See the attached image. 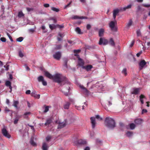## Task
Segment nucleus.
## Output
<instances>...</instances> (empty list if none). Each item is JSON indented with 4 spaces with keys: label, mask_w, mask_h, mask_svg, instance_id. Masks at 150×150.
<instances>
[{
    "label": "nucleus",
    "mask_w": 150,
    "mask_h": 150,
    "mask_svg": "<svg viewBox=\"0 0 150 150\" xmlns=\"http://www.w3.org/2000/svg\"><path fill=\"white\" fill-rule=\"evenodd\" d=\"M106 126L110 129H113L115 127V122L112 118L107 117L105 120Z\"/></svg>",
    "instance_id": "f257e3e1"
},
{
    "label": "nucleus",
    "mask_w": 150,
    "mask_h": 150,
    "mask_svg": "<svg viewBox=\"0 0 150 150\" xmlns=\"http://www.w3.org/2000/svg\"><path fill=\"white\" fill-rule=\"evenodd\" d=\"M54 81L58 83H60L61 82V75L59 74H56L55 75L53 76V78Z\"/></svg>",
    "instance_id": "f03ea898"
},
{
    "label": "nucleus",
    "mask_w": 150,
    "mask_h": 150,
    "mask_svg": "<svg viewBox=\"0 0 150 150\" xmlns=\"http://www.w3.org/2000/svg\"><path fill=\"white\" fill-rule=\"evenodd\" d=\"M84 144V141L82 139L77 140L73 142V145L77 146H81Z\"/></svg>",
    "instance_id": "7ed1b4c3"
},
{
    "label": "nucleus",
    "mask_w": 150,
    "mask_h": 150,
    "mask_svg": "<svg viewBox=\"0 0 150 150\" xmlns=\"http://www.w3.org/2000/svg\"><path fill=\"white\" fill-rule=\"evenodd\" d=\"M108 41L107 40L103 39L102 38H100L99 42V44L100 45H102L103 44V45H105L108 44Z\"/></svg>",
    "instance_id": "20e7f679"
},
{
    "label": "nucleus",
    "mask_w": 150,
    "mask_h": 150,
    "mask_svg": "<svg viewBox=\"0 0 150 150\" xmlns=\"http://www.w3.org/2000/svg\"><path fill=\"white\" fill-rule=\"evenodd\" d=\"M53 57L55 59L59 60L61 57V52H57L55 53L53 55Z\"/></svg>",
    "instance_id": "39448f33"
},
{
    "label": "nucleus",
    "mask_w": 150,
    "mask_h": 150,
    "mask_svg": "<svg viewBox=\"0 0 150 150\" xmlns=\"http://www.w3.org/2000/svg\"><path fill=\"white\" fill-rule=\"evenodd\" d=\"M2 132L3 135L6 137L8 138H10L11 135L8 133V131L5 128H3L2 129Z\"/></svg>",
    "instance_id": "423d86ee"
},
{
    "label": "nucleus",
    "mask_w": 150,
    "mask_h": 150,
    "mask_svg": "<svg viewBox=\"0 0 150 150\" xmlns=\"http://www.w3.org/2000/svg\"><path fill=\"white\" fill-rule=\"evenodd\" d=\"M38 80L39 82H42L43 85L44 86L47 85V82L44 80V78L42 76H40L38 78Z\"/></svg>",
    "instance_id": "0eeeda50"
},
{
    "label": "nucleus",
    "mask_w": 150,
    "mask_h": 150,
    "mask_svg": "<svg viewBox=\"0 0 150 150\" xmlns=\"http://www.w3.org/2000/svg\"><path fill=\"white\" fill-rule=\"evenodd\" d=\"M146 64V63L144 60H142L139 63L140 70L142 69Z\"/></svg>",
    "instance_id": "6e6552de"
},
{
    "label": "nucleus",
    "mask_w": 150,
    "mask_h": 150,
    "mask_svg": "<svg viewBox=\"0 0 150 150\" xmlns=\"http://www.w3.org/2000/svg\"><path fill=\"white\" fill-rule=\"evenodd\" d=\"M91 122L92 125V127L93 128H94L96 124V122L95 120V118L94 117H91Z\"/></svg>",
    "instance_id": "1a4fd4ad"
},
{
    "label": "nucleus",
    "mask_w": 150,
    "mask_h": 150,
    "mask_svg": "<svg viewBox=\"0 0 150 150\" xmlns=\"http://www.w3.org/2000/svg\"><path fill=\"white\" fill-rule=\"evenodd\" d=\"M78 65L79 66L81 67H82L83 69L84 68V62L80 58H79L78 59Z\"/></svg>",
    "instance_id": "9d476101"
},
{
    "label": "nucleus",
    "mask_w": 150,
    "mask_h": 150,
    "mask_svg": "<svg viewBox=\"0 0 150 150\" xmlns=\"http://www.w3.org/2000/svg\"><path fill=\"white\" fill-rule=\"evenodd\" d=\"M106 103L107 104L108 106L111 105L112 104V98L110 97L107 99Z\"/></svg>",
    "instance_id": "9b49d317"
},
{
    "label": "nucleus",
    "mask_w": 150,
    "mask_h": 150,
    "mask_svg": "<svg viewBox=\"0 0 150 150\" xmlns=\"http://www.w3.org/2000/svg\"><path fill=\"white\" fill-rule=\"evenodd\" d=\"M120 10L118 9H116L113 11V17L114 19H115L117 14L119 13Z\"/></svg>",
    "instance_id": "f8f14e48"
},
{
    "label": "nucleus",
    "mask_w": 150,
    "mask_h": 150,
    "mask_svg": "<svg viewBox=\"0 0 150 150\" xmlns=\"http://www.w3.org/2000/svg\"><path fill=\"white\" fill-rule=\"evenodd\" d=\"M70 105V103L67 102L64 105L63 108L65 109H69Z\"/></svg>",
    "instance_id": "ddd939ff"
},
{
    "label": "nucleus",
    "mask_w": 150,
    "mask_h": 150,
    "mask_svg": "<svg viewBox=\"0 0 150 150\" xmlns=\"http://www.w3.org/2000/svg\"><path fill=\"white\" fill-rule=\"evenodd\" d=\"M104 30L103 28L100 29L98 33L99 37H102L104 35Z\"/></svg>",
    "instance_id": "4468645a"
},
{
    "label": "nucleus",
    "mask_w": 150,
    "mask_h": 150,
    "mask_svg": "<svg viewBox=\"0 0 150 150\" xmlns=\"http://www.w3.org/2000/svg\"><path fill=\"white\" fill-rule=\"evenodd\" d=\"M45 75L47 77L50 79L53 78V76L52 75L50 74L47 71H45Z\"/></svg>",
    "instance_id": "2eb2a0df"
},
{
    "label": "nucleus",
    "mask_w": 150,
    "mask_h": 150,
    "mask_svg": "<svg viewBox=\"0 0 150 150\" xmlns=\"http://www.w3.org/2000/svg\"><path fill=\"white\" fill-rule=\"evenodd\" d=\"M93 66L91 65H87L85 66V69L87 71H91V69L93 68Z\"/></svg>",
    "instance_id": "dca6fc26"
},
{
    "label": "nucleus",
    "mask_w": 150,
    "mask_h": 150,
    "mask_svg": "<svg viewBox=\"0 0 150 150\" xmlns=\"http://www.w3.org/2000/svg\"><path fill=\"white\" fill-rule=\"evenodd\" d=\"M134 122L136 124L140 125L142 122V120L141 119H135Z\"/></svg>",
    "instance_id": "f3484780"
},
{
    "label": "nucleus",
    "mask_w": 150,
    "mask_h": 150,
    "mask_svg": "<svg viewBox=\"0 0 150 150\" xmlns=\"http://www.w3.org/2000/svg\"><path fill=\"white\" fill-rule=\"evenodd\" d=\"M6 85L8 86H9V88L10 89V92L12 90V87L11 86V82L9 81H6L5 83Z\"/></svg>",
    "instance_id": "a211bd4d"
},
{
    "label": "nucleus",
    "mask_w": 150,
    "mask_h": 150,
    "mask_svg": "<svg viewBox=\"0 0 150 150\" xmlns=\"http://www.w3.org/2000/svg\"><path fill=\"white\" fill-rule=\"evenodd\" d=\"M109 27L112 30L115 27V23L114 21H111L110 22L109 24Z\"/></svg>",
    "instance_id": "6ab92c4d"
},
{
    "label": "nucleus",
    "mask_w": 150,
    "mask_h": 150,
    "mask_svg": "<svg viewBox=\"0 0 150 150\" xmlns=\"http://www.w3.org/2000/svg\"><path fill=\"white\" fill-rule=\"evenodd\" d=\"M66 125V124L65 123H59L57 129H60L64 127Z\"/></svg>",
    "instance_id": "aec40b11"
},
{
    "label": "nucleus",
    "mask_w": 150,
    "mask_h": 150,
    "mask_svg": "<svg viewBox=\"0 0 150 150\" xmlns=\"http://www.w3.org/2000/svg\"><path fill=\"white\" fill-rule=\"evenodd\" d=\"M140 100L142 104H143L144 102V99H145V96L143 95L142 94H141L139 96Z\"/></svg>",
    "instance_id": "412c9836"
},
{
    "label": "nucleus",
    "mask_w": 150,
    "mask_h": 150,
    "mask_svg": "<svg viewBox=\"0 0 150 150\" xmlns=\"http://www.w3.org/2000/svg\"><path fill=\"white\" fill-rule=\"evenodd\" d=\"M140 89L139 88H135L132 94H138L139 93Z\"/></svg>",
    "instance_id": "4be33fe9"
},
{
    "label": "nucleus",
    "mask_w": 150,
    "mask_h": 150,
    "mask_svg": "<svg viewBox=\"0 0 150 150\" xmlns=\"http://www.w3.org/2000/svg\"><path fill=\"white\" fill-rule=\"evenodd\" d=\"M84 18V17L82 16L80 17L77 16H74L72 17V18L74 19H82Z\"/></svg>",
    "instance_id": "5701e85b"
},
{
    "label": "nucleus",
    "mask_w": 150,
    "mask_h": 150,
    "mask_svg": "<svg viewBox=\"0 0 150 150\" xmlns=\"http://www.w3.org/2000/svg\"><path fill=\"white\" fill-rule=\"evenodd\" d=\"M47 144L45 143H43L42 146V149L43 150H47Z\"/></svg>",
    "instance_id": "b1692460"
},
{
    "label": "nucleus",
    "mask_w": 150,
    "mask_h": 150,
    "mask_svg": "<svg viewBox=\"0 0 150 150\" xmlns=\"http://www.w3.org/2000/svg\"><path fill=\"white\" fill-rule=\"evenodd\" d=\"M109 43L110 45L112 46H114L115 45L114 41L112 38L110 39Z\"/></svg>",
    "instance_id": "393cba45"
},
{
    "label": "nucleus",
    "mask_w": 150,
    "mask_h": 150,
    "mask_svg": "<svg viewBox=\"0 0 150 150\" xmlns=\"http://www.w3.org/2000/svg\"><path fill=\"white\" fill-rule=\"evenodd\" d=\"M18 17L21 18V17H24V14L23 13L22 11H20L19 12L18 15Z\"/></svg>",
    "instance_id": "a878e982"
},
{
    "label": "nucleus",
    "mask_w": 150,
    "mask_h": 150,
    "mask_svg": "<svg viewBox=\"0 0 150 150\" xmlns=\"http://www.w3.org/2000/svg\"><path fill=\"white\" fill-rule=\"evenodd\" d=\"M52 122V120L50 119H48L47 120L45 125V126L49 125Z\"/></svg>",
    "instance_id": "bb28decb"
},
{
    "label": "nucleus",
    "mask_w": 150,
    "mask_h": 150,
    "mask_svg": "<svg viewBox=\"0 0 150 150\" xmlns=\"http://www.w3.org/2000/svg\"><path fill=\"white\" fill-rule=\"evenodd\" d=\"M31 96L35 99H39L40 98V94H31Z\"/></svg>",
    "instance_id": "cd10ccee"
},
{
    "label": "nucleus",
    "mask_w": 150,
    "mask_h": 150,
    "mask_svg": "<svg viewBox=\"0 0 150 150\" xmlns=\"http://www.w3.org/2000/svg\"><path fill=\"white\" fill-rule=\"evenodd\" d=\"M50 28L51 30H53L55 29L56 28V26L54 24H50L49 25Z\"/></svg>",
    "instance_id": "c85d7f7f"
},
{
    "label": "nucleus",
    "mask_w": 150,
    "mask_h": 150,
    "mask_svg": "<svg viewBox=\"0 0 150 150\" xmlns=\"http://www.w3.org/2000/svg\"><path fill=\"white\" fill-rule=\"evenodd\" d=\"M51 9L54 11L58 12L59 11V8H55L54 7H52Z\"/></svg>",
    "instance_id": "c756f323"
},
{
    "label": "nucleus",
    "mask_w": 150,
    "mask_h": 150,
    "mask_svg": "<svg viewBox=\"0 0 150 150\" xmlns=\"http://www.w3.org/2000/svg\"><path fill=\"white\" fill-rule=\"evenodd\" d=\"M76 31L79 34H81V30L80 29V28L79 27H76L75 29Z\"/></svg>",
    "instance_id": "7c9ffc66"
},
{
    "label": "nucleus",
    "mask_w": 150,
    "mask_h": 150,
    "mask_svg": "<svg viewBox=\"0 0 150 150\" xmlns=\"http://www.w3.org/2000/svg\"><path fill=\"white\" fill-rule=\"evenodd\" d=\"M132 132L130 131L127 132L126 133L127 136L128 137H130L132 136Z\"/></svg>",
    "instance_id": "2f4dec72"
},
{
    "label": "nucleus",
    "mask_w": 150,
    "mask_h": 150,
    "mask_svg": "<svg viewBox=\"0 0 150 150\" xmlns=\"http://www.w3.org/2000/svg\"><path fill=\"white\" fill-rule=\"evenodd\" d=\"M44 107L45 108V110L44 111V112H46L47 111H48L49 110V106H47L46 105H45Z\"/></svg>",
    "instance_id": "473e14b6"
},
{
    "label": "nucleus",
    "mask_w": 150,
    "mask_h": 150,
    "mask_svg": "<svg viewBox=\"0 0 150 150\" xmlns=\"http://www.w3.org/2000/svg\"><path fill=\"white\" fill-rule=\"evenodd\" d=\"M19 102L18 101H16L14 102L13 103V106L15 107L16 108H18L17 105L18 104Z\"/></svg>",
    "instance_id": "72a5a7b5"
},
{
    "label": "nucleus",
    "mask_w": 150,
    "mask_h": 150,
    "mask_svg": "<svg viewBox=\"0 0 150 150\" xmlns=\"http://www.w3.org/2000/svg\"><path fill=\"white\" fill-rule=\"evenodd\" d=\"M30 142V144L33 146H35L36 145V144L34 142L33 139L32 138L31 139Z\"/></svg>",
    "instance_id": "f704fd0d"
},
{
    "label": "nucleus",
    "mask_w": 150,
    "mask_h": 150,
    "mask_svg": "<svg viewBox=\"0 0 150 150\" xmlns=\"http://www.w3.org/2000/svg\"><path fill=\"white\" fill-rule=\"evenodd\" d=\"M129 126L130 128L131 129H133L135 127V125L134 124L132 123L130 124Z\"/></svg>",
    "instance_id": "c9c22d12"
},
{
    "label": "nucleus",
    "mask_w": 150,
    "mask_h": 150,
    "mask_svg": "<svg viewBox=\"0 0 150 150\" xmlns=\"http://www.w3.org/2000/svg\"><path fill=\"white\" fill-rule=\"evenodd\" d=\"M131 7H132V5L131 4H129V5H128L126 7L123 8V11H125L127 9L130 8H131Z\"/></svg>",
    "instance_id": "e433bc0d"
},
{
    "label": "nucleus",
    "mask_w": 150,
    "mask_h": 150,
    "mask_svg": "<svg viewBox=\"0 0 150 150\" xmlns=\"http://www.w3.org/2000/svg\"><path fill=\"white\" fill-rule=\"evenodd\" d=\"M122 74H124L125 76H126L127 74L126 69H124L122 71Z\"/></svg>",
    "instance_id": "4c0bfd02"
},
{
    "label": "nucleus",
    "mask_w": 150,
    "mask_h": 150,
    "mask_svg": "<svg viewBox=\"0 0 150 150\" xmlns=\"http://www.w3.org/2000/svg\"><path fill=\"white\" fill-rule=\"evenodd\" d=\"M23 40V38L22 37H20L16 39V41L18 42H21Z\"/></svg>",
    "instance_id": "58836bf2"
},
{
    "label": "nucleus",
    "mask_w": 150,
    "mask_h": 150,
    "mask_svg": "<svg viewBox=\"0 0 150 150\" xmlns=\"http://www.w3.org/2000/svg\"><path fill=\"white\" fill-rule=\"evenodd\" d=\"M18 54L19 56L21 57H22L24 56L23 54L21 51H19Z\"/></svg>",
    "instance_id": "ea45409f"
},
{
    "label": "nucleus",
    "mask_w": 150,
    "mask_h": 150,
    "mask_svg": "<svg viewBox=\"0 0 150 150\" xmlns=\"http://www.w3.org/2000/svg\"><path fill=\"white\" fill-rule=\"evenodd\" d=\"M132 20H129V22L127 24V26L128 27H129L130 26H131L132 24Z\"/></svg>",
    "instance_id": "a19ab883"
},
{
    "label": "nucleus",
    "mask_w": 150,
    "mask_h": 150,
    "mask_svg": "<svg viewBox=\"0 0 150 150\" xmlns=\"http://www.w3.org/2000/svg\"><path fill=\"white\" fill-rule=\"evenodd\" d=\"M96 118L98 120L100 121L102 120V118L100 117L99 115H97L96 116Z\"/></svg>",
    "instance_id": "79ce46f5"
},
{
    "label": "nucleus",
    "mask_w": 150,
    "mask_h": 150,
    "mask_svg": "<svg viewBox=\"0 0 150 150\" xmlns=\"http://www.w3.org/2000/svg\"><path fill=\"white\" fill-rule=\"evenodd\" d=\"M137 35V36H140L141 35V33L139 30H138L136 32Z\"/></svg>",
    "instance_id": "37998d69"
},
{
    "label": "nucleus",
    "mask_w": 150,
    "mask_h": 150,
    "mask_svg": "<svg viewBox=\"0 0 150 150\" xmlns=\"http://www.w3.org/2000/svg\"><path fill=\"white\" fill-rule=\"evenodd\" d=\"M62 46L60 45H57L55 49L57 50H59L61 48Z\"/></svg>",
    "instance_id": "c03bdc74"
},
{
    "label": "nucleus",
    "mask_w": 150,
    "mask_h": 150,
    "mask_svg": "<svg viewBox=\"0 0 150 150\" xmlns=\"http://www.w3.org/2000/svg\"><path fill=\"white\" fill-rule=\"evenodd\" d=\"M7 35L11 41V42H13V40L11 35L8 33H7Z\"/></svg>",
    "instance_id": "a18cd8bd"
},
{
    "label": "nucleus",
    "mask_w": 150,
    "mask_h": 150,
    "mask_svg": "<svg viewBox=\"0 0 150 150\" xmlns=\"http://www.w3.org/2000/svg\"><path fill=\"white\" fill-rule=\"evenodd\" d=\"M68 60L67 59H66L64 61V66L66 68H67V63Z\"/></svg>",
    "instance_id": "49530a36"
},
{
    "label": "nucleus",
    "mask_w": 150,
    "mask_h": 150,
    "mask_svg": "<svg viewBox=\"0 0 150 150\" xmlns=\"http://www.w3.org/2000/svg\"><path fill=\"white\" fill-rule=\"evenodd\" d=\"M26 10L28 12H30L33 10V9L32 8H30L27 7L26 8Z\"/></svg>",
    "instance_id": "de8ad7c7"
},
{
    "label": "nucleus",
    "mask_w": 150,
    "mask_h": 150,
    "mask_svg": "<svg viewBox=\"0 0 150 150\" xmlns=\"http://www.w3.org/2000/svg\"><path fill=\"white\" fill-rule=\"evenodd\" d=\"M51 138L52 137L50 136H48L46 137V140L47 141H48L51 139Z\"/></svg>",
    "instance_id": "09e8293b"
},
{
    "label": "nucleus",
    "mask_w": 150,
    "mask_h": 150,
    "mask_svg": "<svg viewBox=\"0 0 150 150\" xmlns=\"http://www.w3.org/2000/svg\"><path fill=\"white\" fill-rule=\"evenodd\" d=\"M81 51V50L79 49L77 50H74V53H79Z\"/></svg>",
    "instance_id": "8fccbe9b"
},
{
    "label": "nucleus",
    "mask_w": 150,
    "mask_h": 150,
    "mask_svg": "<svg viewBox=\"0 0 150 150\" xmlns=\"http://www.w3.org/2000/svg\"><path fill=\"white\" fill-rule=\"evenodd\" d=\"M0 40L2 42H6V38L4 37H2L1 38Z\"/></svg>",
    "instance_id": "3c124183"
},
{
    "label": "nucleus",
    "mask_w": 150,
    "mask_h": 150,
    "mask_svg": "<svg viewBox=\"0 0 150 150\" xmlns=\"http://www.w3.org/2000/svg\"><path fill=\"white\" fill-rule=\"evenodd\" d=\"M79 88L81 89H82V90L84 89V87L83 85H81V84H80L79 85Z\"/></svg>",
    "instance_id": "603ef678"
},
{
    "label": "nucleus",
    "mask_w": 150,
    "mask_h": 150,
    "mask_svg": "<svg viewBox=\"0 0 150 150\" xmlns=\"http://www.w3.org/2000/svg\"><path fill=\"white\" fill-rule=\"evenodd\" d=\"M134 42H135L134 40H133V41H132V42L131 43V44L130 45V47H132L133 46V45H134Z\"/></svg>",
    "instance_id": "864d4df0"
},
{
    "label": "nucleus",
    "mask_w": 150,
    "mask_h": 150,
    "mask_svg": "<svg viewBox=\"0 0 150 150\" xmlns=\"http://www.w3.org/2000/svg\"><path fill=\"white\" fill-rule=\"evenodd\" d=\"M4 67L6 68V70H8L9 69V65H4Z\"/></svg>",
    "instance_id": "5fc2aeb1"
},
{
    "label": "nucleus",
    "mask_w": 150,
    "mask_h": 150,
    "mask_svg": "<svg viewBox=\"0 0 150 150\" xmlns=\"http://www.w3.org/2000/svg\"><path fill=\"white\" fill-rule=\"evenodd\" d=\"M142 53V51H141L140 52H139L137 54V57H139L140 56V55Z\"/></svg>",
    "instance_id": "6e6d98bb"
},
{
    "label": "nucleus",
    "mask_w": 150,
    "mask_h": 150,
    "mask_svg": "<svg viewBox=\"0 0 150 150\" xmlns=\"http://www.w3.org/2000/svg\"><path fill=\"white\" fill-rule=\"evenodd\" d=\"M91 26L90 24H88L87 25L86 28H87V29H88V30L90 29L91 28Z\"/></svg>",
    "instance_id": "4d7b16f0"
},
{
    "label": "nucleus",
    "mask_w": 150,
    "mask_h": 150,
    "mask_svg": "<svg viewBox=\"0 0 150 150\" xmlns=\"http://www.w3.org/2000/svg\"><path fill=\"white\" fill-rule=\"evenodd\" d=\"M147 110L146 109H143L142 110V114H143L144 113V112H147Z\"/></svg>",
    "instance_id": "13d9d810"
},
{
    "label": "nucleus",
    "mask_w": 150,
    "mask_h": 150,
    "mask_svg": "<svg viewBox=\"0 0 150 150\" xmlns=\"http://www.w3.org/2000/svg\"><path fill=\"white\" fill-rule=\"evenodd\" d=\"M75 108L76 109H77L79 110H80L81 109V107L80 106H75Z\"/></svg>",
    "instance_id": "bf43d9fd"
},
{
    "label": "nucleus",
    "mask_w": 150,
    "mask_h": 150,
    "mask_svg": "<svg viewBox=\"0 0 150 150\" xmlns=\"http://www.w3.org/2000/svg\"><path fill=\"white\" fill-rule=\"evenodd\" d=\"M18 121V119H16L14 121V123L15 124H16Z\"/></svg>",
    "instance_id": "052dcab7"
},
{
    "label": "nucleus",
    "mask_w": 150,
    "mask_h": 150,
    "mask_svg": "<svg viewBox=\"0 0 150 150\" xmlns=\"http://www.w3.org/2000/svg\"><path fill=\"white\" fill-rule=\"evenodd\" d=\"M50 5L48 4H44V6L46 8L48 7Z\"/></svg>",
    "instance_id": "680f3d73"
},
{
    "label": "nucleus",
    "mask_w": 150,
    "mask_h": 150,
    "mask_svg": "<svg viewBox=\"0 0 150 150\" xmlns=\"http://www.w3.org/2000/svg\"><path fill=\"white\" fill-rule=\"evenodd\" d=\"M30 112H26L24 114V115L26 116L28 115H30Z\"/></svg>",
    "instance_id": "e2e57ef3"
},
{
    "label": "nucleus",
    "mask_w": 150,
    "mask_h": 150,
    "mask_svg": "<svg viewBox=\"0 0 150 150\" xmlns=\"http://www.w3.org/2000/svg\"><path fill=\"white\" fill-rule=\"evenodd\" d=\"M143 6L146 7H150V4H144Z\"/></svg>",
    "instance_id": "0e129e2a"
},
{
    "label": "nucleus",
    "mask_w": 150,
    "mask_h": 150,
    "mask_svg": "<svg viewBox=\"0 0 150 150\" xmlns=\"http://www.w3.org/2000/svg\"><path fill=\"white\" fill-rule=\"evenodd\" d=\"M71 4V2H70L66 6H65V8H66L67 7H68Z\"/></svg>",
    "instance_id": "69168bd1"
},
{
    "label": "nucleus",
    "mask_w": 150,
    "mask_h": 150,
    "mask_svg": "<svg viewBox=\"0 0 150 150\" xmlns=\"http://www.w3.org/2000/svg\"><path fill=\"white\" fill-rule=\"evenodd\" d=\"M30 90H28L26 91L25 94H30Z\"/></svg>",
    "instance_id": "338daca9"
},
{
    "label": "nucleus",
    "mask_w": 150,
    "mask_h": 150,
    "mask_svg": "<svg viewBox=\"0 0 150 150\" xmlns=\"http://www.w3.org/2000/svg\"><path fill=\"white\" fill-rule=\"evenodd\" d=\"M85 150H90V148L88 146H87L85 148Z\"/></svg>",
    "instance_id": "774afa93"
}]
</instances>
